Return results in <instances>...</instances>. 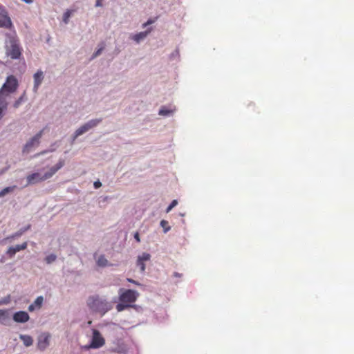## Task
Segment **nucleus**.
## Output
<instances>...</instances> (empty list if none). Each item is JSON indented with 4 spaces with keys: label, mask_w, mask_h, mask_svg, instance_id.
<instances>
[{
    "label": "nucleus",
    "mask_w": 354,
    "mask_h": 354,
    "mask_svg": "<svg viewBox=\"0 0 354 354\" xmlns=\"http://www.w3.org/2000/svg\"><path fill=\"white\" fill-rule=\"evenodd\" d=\"M119 295L120 302H124L130 305L136 301L139 294L133 290L120 288L119 290Z\"/></svg>",
    "instance_id": "nucleus-4"
},
{
    "label": "nucleus",
    "mask_w": 354,
    "mask_h": 354,
    "mask_svg": "<svg viewBox=\"0 0 354 354\" xmlns=\"http://www.w3.org/2000/svg\"><path fill=\"white\" fill-rule=\"evenodd\" d=\"M57 259V257L55 254H49L48 255L46 258H45V261L46 262L48 263V264H50L53 262H54Z\"/></svg>",
    "instance_id": "nucleus-23"
},
{
    "label": "nucleus",
    "mask_w": 354,
    "mask_h": 354,
    "mask_svg": "<svg viewBox=\"0 0 354 354\" xmlns=\"http://www.w3.org/2000/svg\"><path fill=\"white\" fill-rule=\"evenodd\" d=\"M127 281L129 282H131V283H133L134 284H136V285H140L139 283H138L137 281H136L135 280L132 279H127Z\"/></svg>",
    "instance_id": "nucleus-32"
},
{
    "label": "nucleus",
    "mask_w": 354,
    "mask_h": 354,
    "mask_svg": "<svg viewBox=\"0 0 354 354\" xmlns=\"http://www.w3.org/2000/svg\"><path fill=\"white\" fill-rule=\"evenodd\" d=\"M174 275L175 277H181V274H179V273H178V272H174Z\"/></svg>",
    "instance_id": "nucleus-36"
},
{
    "label": "nucleus",
    "mask_w": 354,
    "mask_h": 354,
    "mask_svg": "<svg viewBox=\"0 0 354 354\" xmlns=\"http://www.w3.org/2000/svg\"><path fill=\"white\" fill-rule=\"evenodd\" d=\"M8 55L10 56L12 59H18L19 58L21 53L19 46L16 44H12L10 48L8 50L7 53Z\"/></svg>",
    "instance_id": "nucleus-11"
},
{
    "label": "nucleus",
    "mask_w": 354,
    "mask_h": 354,
    "mask_svg": "<svg viewBox=\"0 0 354 354\" xmlns=\"http://www.w3.org/2000/svg\"><path fill=\"white\" fill-rule=\"evenodd\" d=\"M48 345H49V336L48 335H46V336L39 337V339L38 340V343H37V348L40 351L45 350L48 347Z\"/></svg>",
    "instance_id": "nucleus-14"
},
{
    "label": "nucleus",
    "mask_w": 354,
    "mask_h": 354,
    "mask_svg": "<svg viewBox=\"0 0 354 354\" xmlns=\"http://www.w3.org/2000/svg\"><path fill=\"white\" fill-rule=\"evenodd\" d=\"M44 80V74L41 71H38L34 75V91L36 92L38 90L39 85Z\"/></svg>",
    "instance_id": "nucleus-13"
},
{
    "label": "nucleus",
    "mask_w": 354,
    "mask_h": 354,
    "mask_svg": "<svg viewBox=\"0 0 354 354\" xmlns=\"http://www.w3.org/2000/svg\"><path fill=\"white\" fill-rule=\"evenodd\" d=\"M160 111H165V110H164V109H161Z\"/></svg>",
    "instance_id": "nucleus-39"
},
{
    "label": "nucleus",
    "mask_w": 354,
    "mask_h": 354,
    "mask_svg": "<svg viewBox=\"0 0 354 354\" xmlns=\"http://www.w3.org/2000/svg\"><path fill=\"white\" fill-rule=\"evenodd\" d=\"M87 305L92 311L99 313L102 315L111 309V305L98 295L89 297L87 300Z\"/></svg>",
    "instance_id": "nucleus-2"
},
{
    "label": "nucleus",
    "mask_w": 354,
    "mask_h": 354,
    "mask_svg": "<svg viewBox=\"0 0 354 354\" xmlns=\"http://www.w3.org/2000/svg\"><path fill=\"white\" fill-rule=\"evenodd\" d=\"M93 185L95 189H98L102 186V183L97 180L94 183Z\"/></svg>",
    "instance_id": "nucleus-28"
},
{
    "label": "nucleus",
    "mask_w": 354,
    "mask_h": 354,
    "mask_svg": "<svg viewBox=\"0 0 354 354\" xmlns=\"http://www.w3.org/2000/svg\"><path fill=\"white\" fill-rule=\"evenodd\" d=\"M104 46L100 47L93 54V57H95L100 55L101 52L103 50Z\"/></svg>",
    "instance_id": "nucleus-27"
},
{
    "label": "nucleus",
    "mask_w": 354,
    "mask_h": 354,
    "mask_svg": "<svg viewBox=\"0 0 354 354\" xmlns=\"http://www.w3.org/2000/svg\"><path fill=\"white\" fill-rule=\"evenodd\" d=\"M6 311L4 310H0V322L6 319Z\"/></svg>",
    "instance_id": "nucleus-26"
},
{
    "label": "nucleus",
    "mask_w": 354,
    "mask_h": 354,
    "mask_svg": "<svg viewBox=\"0 0 354 354\" xmlns=\"http://www.w3.org/2000/svg\"><path fill=\"white\" fill-rule=\"evenodd\" d=\"M3 171H1V172H0V174H3Z\"/></svg>",
    "instance_id": "nucleus-40"
},
{
    "label": "nucleus",
    "mask_w": 354,
    "mask_h": 354,
    "mask_svg": "<svg viewBox=\"0 0 354 354\" xmlns=\"http://www.w3.org/2000/svg\"><path fill=\"white\" fill-rule=\"evenodd\" d=\"M171 112H163V111H161V112H159L160 115H168Z\"/></svg>",
    "instance_id": "nucleus-34"
},
{
    "label": "nucleus",
    "mask_w": 354,
    "mask_h": 354,
    "mask_svg": "<svg viewBox=\"0 0 354 354\" xmlns=\"http://www.w3.org/2000/svg\"><path fill=\"white\" fill-rule=\"evenodd\" d=\"M153 22V21H151V20H149V21H147V22H146V23H145V24H143V26H144V27H145V26H147V25L151 24Z\"/></svg>",
    "instance_id": "nucleus-33"
},
{
    "label": "nucleus",
    "mask_w": 354,
    "mask_h": 354,
    "mask_svg": "<svg viewBox=\"0 0 354 354\" xmlns=\"http://www.w3.org/2000/svg\"><path fill=\"white\" fill-rule=\"evenodd\" d=\"M101 121V119L91 120L88 122L85 123L84 124H83L82 126H81L75 131L73 137V140H75L78 136L86 133L90 129L96 127Z\"/></svg>",
    "instance_id": "nucleus-5"
},
{
    "label": "nucleus",
    "mask_w": 354,
    "mask_h": 354,
    "mask_svg": "<svg viewBox=\"0 0 354 354\" xmlns=\"http://www.w3.org/2000/svg\"><path fill=\"white\" fill-rule=\"evenodd\" d=\"M22 1H24L26 3L30 4V3H32L34 0H22Z\"/></svg>",
    "instance_id": "nucleus-35"
},
{
    "label": "nucleus",
    "mask_w": 354,
    "mask_h": 354,
    "mask_svg": "<svg viewBox=\"0 0 354 354\" xmlns=\"http://www.w3.org/2000/svg\"><path fill=\"white\" fill-rule=\"evenodd\" d=\"M95 6L96 7L102 6V0H96Z\"/></svg>",
    "instance_id": "nucleus-30"
},
{
    "label": "nucleus",
    "mask_w": 354,
    "mask_h": 354,
    "mask_svg": "<svg viewBox=\"0 0 354 354\" xmlns=\"http://www.w3.org/2000/svg\"><path fill=\"white\" fill-rule=\"evenodd\" d=\"M8 106V96L0 93V111H4Z\"/></svg>",
    "instance_id": "nucleus-15"
},
{
    "label": "nucleus",
    "mask_w": 354,
    "mask_h": 354,
    "mask_svg": "<svg viewBox=\"0 0 354 354\" xmlns=\"http://www.w3.org/2000/svg\"><path fill=\"white\" fill-rule=\"evenodd\" d=\"M19 338L23 341L26 346H30L33 343V339L30 335H20Z\"/></svg>",
    "instance_id": "nucleus-16"
},
{
    "label": "nucleus",
    "mask_w": 354,
    "mask_h": 354,
    "mask_svg": "<svg viewBox=\"0 0 354 354\" xmlns=\"http://www.w3.org/2000/svg\"><path fill=\"white\" fill-rule=\"evenodd\" d=\"M75 10H67L63 15V21L65 23V24H68V21H69V19L71 16V15L73 14V12H74Z\"/></svg>",
    "instance_id": "nucleus-20"
},
{
    "label": "nucleus",
    "mask_w": 354,
    "mask_h": 354,
    "mask_svg": "<svg viewBox=\"0 0 354 354\" xmlns=\"http://www.w3.org/2000/svg\"><path fill=\"white\" fill-rule=\"evenodd\" d=\"M131 306V305L124 303V302H120L116 306V309L118 312H121L124 310L125 308Z\"/></svg>",
    "instance_id": "nucleus-21"
},
{
    "label": "nucleus",
    "mask_w": 354,
    "mask_h": 354,
    "mask_svg": "<svg viewBox=\"0 0 354 354\" xmlns=\"http://www.w3.org/2000/svg\"><path fill=\"white\" fill-rule=\"evenodd\" d=\"M44 301V298L42 296H39L37 297V299L35 300L33 304L36 306L37 308H40L41 307V305Z\"/></svg>",
    "instance_id": "nucleus-22"
},
{
    "label": "nucleus",
    "mask_w": 354,
    "mask_h": 354,
    "mask_svg": "<svg viewBox=\"0 0 354 354\" xmlns=\"http://www.w3.org/2000/svg\"><path fill=\"white\" fill-rule=\"evenodd\" d=\"M149 32V30L148 31H145V32H140L138 34H136L133 37V40H135L136 42H140L141 40H142L143 39H145L147 35H148V33Z\"/></svg>",
    "instance_id": "nucleus-17"
},
{
    "label": "nucleus",
    "mask_w": 354,
    "mask_h": 354,
    "mask_svg": "<svg viewBox=\"0 0 354 354\" xmlns=\"http://www.w3.org/2000/svg\"><path fill=\"white\" fill-rule=\"evenodd\" d=\"M27 243L24 242L22 244L16 245L14 247H10L7 250V254L12 257L17 252L25 250L27 248Z\"/></svg>",
    "instance_id": "nucleus-12"
},
{
    "label": "nucleus",
    "mask_w": 354,
    "mask_h": 354,
    "mask_svg": "<svg viewBox=\"0 0 354 354\" xmlns=\"http://www.w3.org/2000/svg\"><path fill=\"white\" fill-rule=\"evenodd\" d=\"M12 26V24L8 12L2 6H0V27L10 29Z\"/></svg>",
    "instance_id": "nucleus-8"
},
{
    "label": "nucleus",
    "mask_w": 354,
    "mask_h": 354,
    "mask_svg": "<svg viewBox=\"0 0 354 354\" xmlns=\"http://www.w3.org/2000/svg\"><path fill=\"white\" fill-rule=\"evenodd\" d=\"M3 112H0V120L3 118Z\"/></svg>",
    "instance_id": "nucleus-37"
},
{
    "label": "nucleus",
    "mask_w": 354,
    "mask_h": 354,
    "mask_svg": "<svg viewBox=\"0 0 354 354\" xmlns=\"http://www.w3.org/2000/svg\"><path fill=\"white\" fill-rule=\"evenodd\" d=\"M65 165V161L61 159L53 167H50L49 171L45 173L43 176L39 173H33L27 176V185L35 184L39 182L44 181L50 178L59 169H60Z\"/></svg>",
    "instance_id": "nucleus-1"
},
{
    "label": "nucleus",
    "mask_w": 354,
    "mask_h": 354,
    "mask_svg": "<svg viewBox=\"0 0 354 354\" xmlns=\"http://www.w3.org/2000/svg\"><path fill=\"white\" fill-rule=\"evenodd\" d=\"M97 263L100 267H105L109 265L108 260L104 257V255H101L98 257Z\"/></svg>",
    "instance_id": "nucleus-19"
},
{
    "label": "nucleus",
    "mask_w": 354,
    "mask_h": 354,
    "mask_svg": "<svg viewBox=\"0 0 354 354\" xmlns=\"http://www.w3.org/2000/svg\"><path fill=\"white\" fill-rule=\"evenodd\" d=\"M104 344L105 339L100 333L97 330L93 329L92 339L89 347L92 348H99L103 346Z\"/></svg>",
    "instance_id": "nucleus-6"
},
{
    "label": "nucleus",
    "mask_w": 354,
    "mask_h": 354,
    "mask_svg": "<svg viewBox=\"0 0 354 354\" xmlns=\"http://www.w3.org/2000/svg\"><path fill=\"white\" fill-rule=\"evenodd\" d=\"M134 238H135V239H136L138 242H140V236H139L138 232H136V233L134 234Z\"/></svg>",
    "instance_id": "nucleus-31"
},
{
    "label": "nucleus",
    "mask_w": 354,
    "mask_h": 354,
    "mask_svg": "<svg viewBox=\"0 0 354 354\" xmlns=\"http://www.w3.org/2000/svg\"><path fill=\"white\" fill-rule=\"evenodd\" d=\"M160 225L164 228V232H167L170 230V227L169 226V223L165 220H162L160 221Z\"/></svg>",
    "instance_id": "nucleus-24"
},
{
    "label": "nucleus",
    "mask_w": 354,
    "mask_h": 354,
    "mask_svg": "<svg viewBox=\"0 0 354 354\" xmlns=\"http://www.w3.org/2000/svg\"><path fill=\"white\" fill-rule=\"evenodd\" d=\"M19 103V102H17L15 103V108H17V104H18Z\"/></svg>",
    "instance_id": "nucleus-38"
},
{
    "label": "nucleus",
    "mask_w": 354,
    "mask_h": 354,
    "mask_svg": "<svg viewBox=\"0 0 354 354\" xmlns=\"http://www.w3.org/2000/svg\"><path fill=\"white\" fill-rule=\"evenodd\" d=\"M178 202L176 200L172 201V202L170 203V205L167 207L166 212L168 213L176 205Z\"/></svg>",
    "instance_id": "nucleus-25"
},
{
    "label": "nucleus",
    "mask_w": 354,
    "mask_h": 354,
    "mask_svg": "<svg viewBox=\"0 0 354 354\" xmlns=\"http://www.w3.org/2000/svg\"><path fill=\"white\" fill-rule=\"evenodd\" d=\"M29 318V315L25 311H18L13 315V319L17 323H25Z\"/></svg>",
    "instance_id": "nucleus-10"
},
{
    "label": "nucleus",
    "mask_w": 354,
    "mask_h": 354,
    "mask_svg": "<svg viewBox=\"0 0 354 354\" xmlns=\"http://www.w3.org/2000/svg\"><path fill=\"white\" fill-rule=\"evenodd\" d=\"M16 188H17V186H15V185L5 187L0 192V197H3L7 194L12 192Z\"/></svg>",
    "instance_id": "nucleus-18"
},
{
    "label": "nucleus",
    "mask_w": 354,
    "mask_h": 354,
    "mask_svg": "<svg viewBox=\"0 0 354 354\" xmlns=\"http://www.w3.org/2000/svg\"><path fill=\"white\" fill-rule=\"evenodd\" d=\"M150 259L151 255L147 252H143L141 255L138 257L136 265L140 268L141 272L145 270V262L149 261Z\"/></svg>",
    "instance_id": "nucleus-9"
},
{
    "label": "nucleus",
    "mask_w": 354,
    "mask_h": 354,
    "mask_svg": "<svg viewBox=\"0 0 354 354\" xmlns=\"http://www.w3.org/2000/svg\"><path fill=\"white\" fill-rule=\"evenodd\" d=\"M19 86V82L15 76L10 75L7 77L5 83L0 88V93L8 97L11 93H15Z\"/></svg>",
    "instance_id": "nucleus-3"
},
{
    "label": "nucleus",
    "mask_w": 354,
    "mask_h": 354,
    "mask_svg": "<svg viewBox=\"0 0 354 354\" xmlns=\"http://www.w3.org/2000/svg\"><path fill=\"white\" fill-rule=\"evenodd\" d=\"M36 308V306H35V304H30L29 306H28V310L29 311H33L35 310V308Z\"/></svg>",
    "instance_id": "nucleus-29"
},
{
    "label": "nucleus",
    "mask_w": 354,
    "mask_h": 354,
    "mask_svg": "<svg viewBox=\"0 0 354 354\" xmlns=\"http://www.w3.org/2000/svg\"><path fill=\"white\" fill-rule=\"evenodd\" d=\"M44 130L40 131L35 136H33L29 141L26 142L23 149V153H29L33 147H36L39 145V140L42 136Z\"/></svg>",
    "instance_id": "nucleus-7"
}]
</instances>
